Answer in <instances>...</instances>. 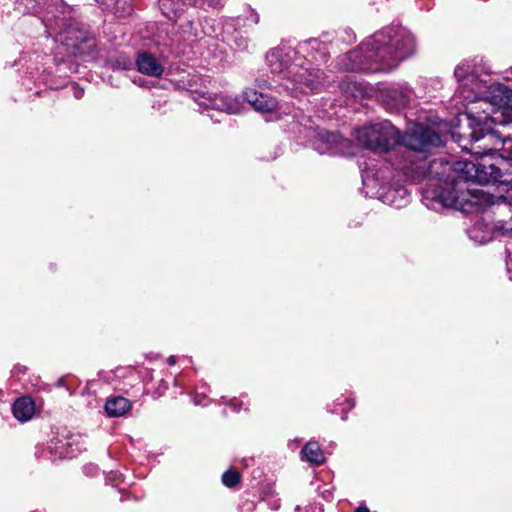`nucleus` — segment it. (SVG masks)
Returning a JSON list of instances; mask_svg holds the SVG:
<instances>
[{"mask_svg": "<svg viewBox=\"0 0 512 512\" xmlns=\"http://www.w3.org/2000/svg\"><path fill=\"white\" fill-rule=\"evenodd\" d=\"M405 104H406V99H405V97H404V96H402V97H401V100H400V102H399V105H402V106H403V105H405Z\"/></svg>", "mask_w": 512, "mask_h": 512, "instance_id": "c756f323", "label": "nucleus"}, {"mask_svg": "<svg viewBox=\"0 0 512 512\" xmlns=\"http://www.w3.org/2000/svg\"><path fill=\"white\" fill-rule=\"evenodd\" d=\"M222 482L227 487H234L240 482V474L235 470H227L222 475Z\"/></svg>", "mask_w": 512, "mask_h": 512, "instance_id": "aec40b11", "label": "nucleus"}, {"mask_svg": "<svg viewBox=\"0 0 512 512\" xmlns=\"http://www.w3.org/2000/svg\"><path fill=\"white\" fill-rule=\"evenodd\" d=\"M168 362H169L170 365L175 364L176 363V357L175 356L169 357Z\"/></svg>", "mask_w": 512, "mask_h": 512, "instance_id": "c85d7f7f", "label": "nucleus"}, {"mask_svg": "<svg viewBox=\"0 0 512 512\" xmlns=\"http://www.w3.org/2000/svg\"><path fill=\"white\" fill-rule=\"evenodd\" d=\"M159 9L169 20L176 21L185 11L187 0H158Z\"/></svg>", "mask_w": 512, "mask_h": 512, "instance_id": "ddd939ff", "label": "nucleus"}, {"mask_svg": "<svg viewBox=\"0 0 512 512\" xmlns=\"http://www.w3.org/2000/svg\"><path fill=\"white\" fill-rule=\"evenodd\" d=\"M130 409V401L121 396L109 398L105 403V411L110 417H120Z\"/></svg>", "mask_w": 512, "mask_h": 512, "instance_id": "2eb2a0df", "label": "nucleus"}, {"mask_svg": "<svg viewBox=\"0 0 512 512\" xmlns=\"http://www.w3.org/2000/svg\"><path fill=\"white\" fill-rule=\"evenodd\" d=\"M190 6L206 9L216 8L220 5V0H187Z\"/></svg>", "mask_w": 512, "mask_h": 512, "instance_id": "412c9836", "label": "nucleus"}, {"mask_svg": "<svg viewBox=\"0 0 512 512\" xmlns=\"http://www.w3.org/2000/svg\"><path fill=\"white\" fill-rule=\"evenodd\" d=\"M135 83H138L140 86H143V83L142 82H136L134 81Z\"/></svg>", "mask_w": 512, "mask_h": 512, "instance_id": "2f4dec72", "label": "nucleus"}, {"mask_svg": "<svg viewBox=\"0 0 512 512\" xmlns=\"http://www.w3.org/2000/svg\"><path fill=\"white\" fill-rule=\"evenodd\" d=\"M314 60H318V57L316 55H311Z\"/></svg>", "mask_w": 512, "mask_h": 512, "instance_id": "7c9ffc66", "label": "nucleus"}, {"mask_svg": "<svg viewBox=\"0 0 512 512\" xmlns=\"http://www.w3.org/2000/svg\"><path fill=\"white\" fill-rule=\"evenodd\" d=\"M483 99L485 104L501 109L504 114L506 111H512V89L503 84L495 83L491 85L485 92ZM504 129L512 130V119L507 120Z\"/></svg>", "mask_w": 512, "mask_h": 512, "instance_id": "1a4fd4ad", "label": "nucleus"}, {"mask_svg": "<svg viewBox=\"0 0 512 512\" xmlns=\"http://www.w3.org/2000/svg\"><path fill=\"white\" fill-rule=\"evenodd\" d=\"M97 3H99L103 9H107V7L112 6V0H95Z\"/></svg>", "mask_w": 512, "mask_h": 512, "instance_id": "393cba45", "label": "nucleus"}, {"mask_svg": "<svg viewBox=\"0 0 512 512\" xmlns=\"http://www.w3.org/2000/svg\"><path fill=\"white\" fill-rule=\"evenodd\" d=\"M385 177L378 172H374L373 169L366 168L362 171V182L364 187L367 189L366 193L375 194L379 197H382L385 202H389L391 205L400 207L402 204L407 202L406 197L408 196V192L405 188L392 189L388 188L386 190V182Z\"/></svg>", "mask_w": 512, "mask_h": 512, "instance_id": "423d86ee", "label": "nucleus"}, {"mask_svg": "<svg viewBox=\"0 0 512 512\" xmlns=\"http://www.w3.org/2000/svg\"><path fill=\"white\" fill-rule=\"evenodd\" d=\"M244 97L252 107L261 113H270L278 107V102L267 94L258 92L253 89H247L244 91Z\"/></svg>", "mask_w": 512, "mask_h": 512, "instance_id": "9d476101", "label": "nucleus"}, {"mask_svg": "<svg viewBox=\"0 0 512 512\" xmlns=\"http://www.w3.org/2000/svg\"><path fill=\"white\" fill-rule=\"evenodd\" d=\"M112 3V6L107 7L106 11L119 18L127 17L133 12L132 0H112Z\"/></svg>", "mask_w": 512, "mask_h": 512, "instance_id": "f3484780", "label": "nucleus"}, {"mask_svg": "<svg viewBox=\"0 0 512 512\" xmlns=\"http://www.w3.org/2000/svg\"><path fill=\"white\" fill-rule=\"evenodd\" d=\"M84 94V91L82 89H80L79 87H77L76 85H74V97L76 99H80L82 98Z\"/></svg>", "mask_w": 512, "mask_h": 512, "instance_id": "a878e982", "label": "nucleus"}, {"mask_svg": "<svg viewBox=\"0 0 512 512\" xmlns=\"http://www.w3.org/2000/svg\"><path fill=\"white\" fill-rule=\"evenodd\" d=\"M21 5H24L23 0H22L20 3H18V9H19V10H20V6H21ZM36 6H37V5H36V2H34L33 0H30V1H29V4H25V8H26V10H25V11H26L27 13H34V12H36V11H37Z\"/></svg>", "mask_w": 512, "mask_h": 512, "instance_id": "b1692460", "label": "nucleus"}, {"mask_svg": "<svg viewBox=\"0 0 512 512\" xmlns=\"http://www.w3.org/2000/svg\"><path fill=\"white\" fill-rule=\"evenodd\" d=\"M414 51V38L403 27H389L341 58L346 71L388 72Z\"/></svg>", "mask_w": 512, "mask_h": 512, "instance_id": "f257e3e1", "label": "nucleus"}, {"mask_svg": "<svg viewBox=\"0 0 512 512\" xmlns=\"http://www.w3.org/2000/svg\"><path fill=\"white\" fill-rule=\"evenodd\" d=\"M505 157L483 159L479 166L470 162H460L458 169L463 177L479 184L497 183L512 187V142L507 146Z\"/></svg>", "mask_w": 512, "mask_h": 512, "instance_id": "7ed1b4c3", "label": "nucleus"}, {"mask_svg": "<svg viewBox=\"0 0 512 512\" xmlns=\"http://www.w3.org/2000/svg\"><path fill=\"white\" fill-rule=\"evenodd\" d=\"M12 410L16 419L26 422L34 415V402L29 397H21L14 402Z\"/></svg>", "mask_w": 512, "mask_h": 512, "instance_id": "4468645a", "label": "nucleus"}, {"mask_svg": "<svg viewBox=\"0 0 512 512\" xmlns=\"http://www.w3.org/2000/svg\"><path fill=\"white\" fill-rule=\"evenodd\" d=\"M356 139L363 147L380 153L387 152L397 145L423 152L443 144L440 134L420 124L414 125L400 137L399 131L389 121L357 129Z\"/></svg>", "mask_w": 512, "mask_h": 512, "instance_id": "f03ea898", "label": "nucleus"}, {"mask_svg": "<svg viewBox=\"0 0 512 512\" xmlns=\"http://www.w3.org/2000/svg\"><path fill=\"white\" fill-rule=\"evenodd\" d=\"M230 406L233 408L234 411H239L241 408V403L236 399H233L230 401Z\"/></svg>", "mask_w": 512, "mask_h": 512, "instance_id": "bb28decb", "label": "nucleus"}, {"mask_svg": "<svg viewBox=\"0 0 512 512\" xmlns=\"http://www.w3.org/2000/svg\"><path fill=\"white\" fill-rule=\"evenodd\" d=\"M302 459L306 460L312 465H321L325 461L324 454L315 441H309L301 451Z\"/></svg>", "mask_w": 512, "mask_h": 512, "instance_id": "dca6fc26", "label": "nucleus"}, {"mask_svg": "<svg viewBox=\"0 0 512 512\" xmlns=\"http://www.w3.org/2000/svg\"><path fill=\"white\" fill-rule=\"evenodd\" d=\"M296 52L290 48L282 49L277 48L270 51L267 56V64L274 74H284L282 83H290L292 75L289 73L290 66L296 64L295 60ZM299 64V61L297 62Z\"/></svg>", "mask_w": 512, "mask_h": 512, "instance_id": "6e6552de", "label": "nucleus"}, {"mask_svg": "<svg viewBox=\"0 0 512 512\" xmlns=\"http://www.w3.org/2000/svg\"><path fill=\"white\" fill-rule=\"evenodd\" d=\"M206 105L228 114H237L242 110L243 103L239 97L215 95L213 98L209 99V103Z\"/></svg>", "mask_w": 512, "mask_h": 512, "instance_id": "f8f14e48", "label": "nucleus"}, {"mask_svg": "<svg viewBox=\"0 0 512 512\" xmlns=\"http://www.w3.org/2000/svg\"><path fill=\"white\" fill-rule=\"evenodd\" d=\"M300 51L302 52H308L309 49L315 50L319 54V58L323 61H325L326 57V47L324 44H322L317 39H310L309 41H306L302 44H300Z\"/></svg>", "mask_w": 512, "mask_h": 512, "instance_id": "a211bd4d", "label": "nucleus"}, {"mask_svg": "<svg viewBox=\"0 0 512 512\" xmlns=\"http://www.w3.org/2000/svg\"><path fill=\"white\" fill-rule=\"evenodd\" d=\"M239 20L244 21V26H253L258 24L259 15L251 7H246Z\"/></svg>", "mask_w": 512, "mask_h": 512, "instance_id": "6ab92c4d", "label": "nucleus"}, {"mask_svg": "<svg viewBox=\"0 0 512 512\" xmlns=\"http://www.w3.org/2000/svg\"><path fill=\"white\" fill-rule=\"evenodd\" d=\"M454 75L460 84V93L463 97L469 101L472 106L480 105L482 107V104H485L483 96L487 89L494 83L487 85L485 81L478 79L475 74L474 65L466 60L456 66Z\"/></svg>", "mask_w": 512, "mask_h": 512, "instance_id": "20e7f679", "label": "nucleus"}, {"mask_svg": "<svg viewBox=\"0 0 512 512\" xmlns=\"http://www.w3.org/2000/svg\"><path fill=\"white\" fill-rule=\"evenodd\" d=\"M299 64L290 66L289 73L292 75L290 83H281V86L291 91L295 96L298 93H308L318 90L323 84V73L311 66V63L298 58Z\"/></svg>", "mask_w": 512, "mask_h": 512, "instance_id": "39448f33", "label": "nucleus"}, {"mask_svg": "<svg viewBox=\"0 0 512 512\" xmlns=\"http://www.w3.org/2000/svg\"><path fill=\"white\" fill-rule=\"evenodd\" d=\"M137 70L150 77H161L165 68L162 63L152 54L143 52L136 59Z\"/></svg>", "mask_w": 512, "mask_h": 512, "instance_id": "9b49d317", "label": "nucleus"}, {"mask_svg": "<svg viewBox=\"0 0 512 512\" xmlns=\"http://www.w3.org/2000/svg\"><path fill=\"white\" fill-rule=\"evenodd\" d=\"M354 512H370V511L366 506H360Z\"/></svg>", "mask_w": 512, "mask_h": 512, "instance_id": "cd10ccee", "label": "nucleus"}, {"mask_svg": "<svg viewBox=\"0 0 512 512\" xmlns=\"http://www.w3.org/2000/svg\"><path fill=\"white\" fill-rule=\"evenodd\" d=\"M64 446V443L57 439L56 441L52 440L48 448L51 450V452L55 450V456L62 458L69 456V453L64 450Z\"/></svg>", "mask_w": 512, "mask_h": 512, "instance_id": "5701e85b", "label": "nucleus"}, {"mask_svg": "<svg viewBox=\"0 0 512 512\" xmlns=\"http://www.w3.org/2000/svg\"><path fill=\"white\" fill-rule=\"evenodd\" d=\"M314 146L320 154L331 153L347 156L354 154L351 141L338 133L320 132Z\"/></svg>", "mask_w": 512, "mask_h": 512, "instance_id": "0eeeda50", "label": "nucleus"}, {"mask_svg": "<svg viewBox=\"0 0 512 512\" xmlns=\"http://www.w3.org/2000/svg\"><path fill=\"white\" fill-rule=\"evenodd\" d=\"M182 33L188 38H197L199 36L198 29L192 21H187L180 25Z\"/></svg>", "mask_w": 512, "mask_h": 512, "instance_id": "4be33fe9", "label": "nucleus"}]
</instances>
